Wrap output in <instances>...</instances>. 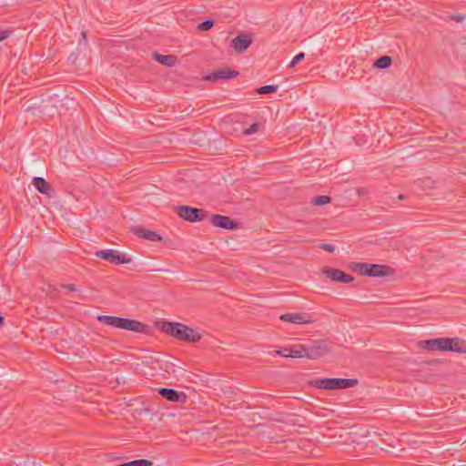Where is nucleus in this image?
Masks as SVG:
<instances>
[{
  "label": "nucleus",
  "mask_w": 466,
  "mask_h": 466,
  "mask_svg": "<svg viewBox=\"0 0 466 466\" xmlns=\"http://www.w3.org/2000/svg\"><path fill=\"white\" fill-rule=\"evenodd\" d=\"M159 329L162 332L178 340L194 343L201 339L199 332L179 322L162 321L159 322Z\"/></svg>",
  "instance_id": "1"
},
{
  "label": "nucleus",
  "mask_w": 466,
  "mask_h": 466,
  "mask_svg": "<svg viewBox=\"0 0 466 466\" xmlns=\"http://www.w3.org/2000/svg\"><path fill=\"white\" fill-rule=\"evenodd\" d=\"M350 268L352 271L358 272L360 275L374 277V278H384L393 274L394 270L387 265L380 264H370L364 262H352L350 265Z\"/></svg>",
  "instance_id": "2"
},
{
  "label": "nucleus",
  "mask_w": 466,
  "mask_h": 466,
  "mask_svg": "<svg viewBox=\"0 0 466 466\" xmlns=\"http://www.w3.org/2000/svg\"><path fill=\"white\" fill-rule=\"evenodd\" d=\"M359 384L357 379L324 378L309 381V385L319 390H342L353 388Z\"/></svg>",
  "instance_id": "3"
},
{
  "label": "nucleus",
  "mask_w": 466,
  "mask_h": 466,
  "mask_svg": "<svg viewBox=\"0 0 466 466\" xmlns=\"http://www.w3.org/2000/svg\"><path fill=\"white\" fill-rule=\"evenodd\" d=\"M95 256L114 265L128 264L132 261L131 258H128L125 253H121L116 249L98 250L95 253Z\"/></svg>",
  "instance_id": "4"
},
{
  "label": "nucleus",
  "mask_w": 466,
  "mask_h": 466,
  "mask_svg": "<svg viewBox=\"0 0 466 466\" xmlns=\"http://www.w3.org/2000/svg\"><path fill=\"white\" fill-rule=\"evenodd\" d=\"M306 358L318 360L329 351V346L326 340L319 339L306 343Z\"/></svg>",
  "instance_id": "5"
},
{
  "label": "nucleus",
  "mask_w": 466,
  "mask_h": 466,
  "mask_svg": "<svg viewBox=\"0 0 466 466\" xmlns=\"http://www.w3.org/2000/svg\"><path fill=\"white\" fill-rule=\"evenodd\" d=\"M177 214L184 220L197 222L202 221L206 218L207 211L189 206H179L177 208Z\"/></svg>",
  "instance_id": "6"
},
{
  "label": "nucleus",
  "mask_w": 466,
  "mask_h": 466,
  "mask_svg": "<svg viewBox=\"0 0 466 466\" xmlns=\"http://www.w3.org/2000/svg\"><path fill=\"white\" fill-rule=\"evenodd\" d=\"M118 329L147 334L148 326L136 319L119 318Z\"/></svg>",
  "instance_id": "7"
},
{
  "label": "nucleus",
  "mask_w": 466,
  "mask_h": 466,
  "mask_svg": "<svg viewBox=\"0 0 466 466\" xmlns=\"http://www.w3.org/2000/svg\"><path fill=\"white\" fill-rule=\"evenodd\" d=\"M158 394L167 400L177 403H185L187 396L183 391H178L170 388H161L158 390Z\"/></svg>",
  "instance_id": "8"
},
{
  "label": "nucleus",
  "mask_w": 466,
  "mask_h": 466,
  "mask_svg": "<svg viewBox=\"0 0 466 466\" xmlns=\"http://www.w3.org/2000/svg\"><path fill=\"white\" fill-rule=\"evenodd\" d=\"M450 343L449 338H438L421 341L422 347L425 350L440 351H448V345L450 346Z\"/></svg>",
  "instance_id": "9"
},
{
  "label": "nucleus",
  "mask_w": 466,
  "mask_h": 466,
  "mask_svg": "<svg viewBox=\"0 0 466 466\" xmlns=\"http://www.w3.org/2000/svg\"><path fill=\"white\" fill-rule=\"evenodd\" d=\"M322 271L332 281L350 283L354 280V277H352L351 275L347 274L344 271H341L338 268H324L322 269Z\"/></svg>",
  "instance_id": "10"
},
{
  "label": "nucleus",
  "mask_w": 466,
  "mask_h": 466,
  "mask_svg": "<svg viewBox=\"0 0 466 466\" xmlns=\"http://www.w3.org/2000/svg\"><path fill=\"white\" fill-rule=\"evenodd\" d=\"M211 224L217 228L225 229L238 228V223L232 220L229 217L216 214L211 217Z\"/></svg>",
  "instance_id": "11"
},
{
  "label": "nucleus",
  "mask_w": 466,
  "mask_h": 466,
  "mask_svg": "<svg viewBox=\"0 0 466 466\" xmlns=\"http://www.w3.org/2000/svg\"><path fill=\"white\" fill-rule=\"evenodd\" d=\"M252 43V39L246 34L238 35L231 42V46L238 53L246 51Z\"/></svg>",
  "instance_id": "12"
},
{
  "label": "nucleus",
  "mask_w": 466,
  "mask_h": 466,
  "mask_svg": "<svg viewBox=\"0 0 466 466\" xmlns=\"http://www.w3.org/2000/svg\"><path fill=\"white\" fill-rule=\"evenodd\" d=\"M279 319L286 322L296 324H307L311 322V317L308 313H285Z\"/></svg>",
  "instance_id": "13"
},
{
  "label": "nucleus",
  "mask_w": 466,
  "mask_h": 466,
  "mask_svg": "<svg viewBox=\"0 0 466 466\" xmlns=\"http://www.w3.org/2000/svg\"><path fill=\"white\" fill-rule=\"evenodd\" d=\"M133 233L138 238H145L153 242H158L162 240V237L157 232L147 229L145 228L137 227L133 228Z\"/></svg>",
  "instance_id": "14"
},
{
  "label": "nucleus",
  "mask_w": 466,
  "mask_h": 466,
  "mask_svg": "<svg viewBox=\"0 0 466 466\" xmlns=\"http://www.w3.org/2000/svg\"><path fill=\"white\" fill-rule=\"evenodd\" d=\"M32 184L35 189L43 195L51 197L55 193L51 185L43 177H35L32 180Z\"/></svg>",
  "instance_id": "15"
},
{
  "label": "nucleus",
  "mask_w": 466,
  "mask_h": 466,
  "mask_svg": "<svg viewBox=\"0 0 466 466\" xmlns=\"http://www.w3.org/2000/svg\"><path fill=\"white\" fill-rule=\"evenodd\" d=\"M238 76V72L228 68L217 70L206 76L207 80L231 79Z\"/></svg>",
  "instance_id": "16"
},
{
  "label": "nucleus",
  "mask_w": 466,
  "mask_h": 466,
  "mask_svg": "<svg viewBox=\"0 0 466 466\" xmlns=\"http://www.w3.org/2000/svg\"><path fill=\"white\" fill-rule=\"evenodd\" d=\"M451 340L448 351H454L458 353H466V343L459 338H449Z\"/></svg>",
  "instance_id": "17"
},
{
  "label": "nucleus",
  "mask_w": 466,
  "mask_h": 466,
  "mask_svg": "<svg viewBox=\"0 0 466 466\" xmlns=\"http://www.w3.org/2000/svg\"><path fill=\"white\" fill-rule=\"evenodd\" d=\"M154 58L159 64L167 66H173L177 62V57L172 55H161L158 53H154Z\"/></svg>",
  "instance_id": "18"
},
{
  "label": "nucleus",
  "mask_w": 466,
  "mask_h": 466,
  "mask_svg": "<svg viewBox=\"0 0 466 466\" xmlns=\"http://www.w3.org/2000/svg\"><path fill=\"white\" fill-rule=\"evenodd\" d=\"M289 354L291 358H306V345L296 344L289 347Z\"/></svg>",
  "instance_id": "19"
},
{
  "label": "nucleus",
  "mask_w": 466,
  "mask_h": 466,
  "mask_svg": "<svg viewBox=\"0 0 466 466\" xmlns=\"http://www.w3.org/2000/svg\"><path fill=\"white\" fill-rule=\"evenodd\" d=\"M119 318L120 317L109 316V315H98L96 319L98 321H100L106 325L117 328Z\"/></svg>",
  "instance_id": "20"
},
{
  "label": "nucleus",
  "mask_w": 466,
  "mask_h": 466,
  "mask_svg": "<svg viewBox=\"0 0 466 466\" xmlns=\"http://www.w3.org/2000/svg\"><path fill=\"white\" fill-rule=\"evenodd\" d=\"M392 63V59L390 56H380V58H378L375 62H374V66L376 68H380V69H386L388 67L390 66Z\"/></svg>",
  "instance_id": "21"
},
{
  "label": "nucleus",
  "mask_w": 466,
  "mask_h": 466,
  "mask_svg": "<svg viewBox=\"0 0 466 466\" xmlns=\"http://www.w3.org/2000/svg\"><path fill=\"white\" fill-rule=\"evenodd\" d=\"M153 462L147 459H139L131 461L126 463L119 464L117 466H152Z\"/></svg>",
  "instance_id": "22"
},
{
  "label": "nucleus",
  "mask_w": 466,
  "mask_h": 466,
  "mask_svg": "<svg viewBox=\"0 0 466 466\" xmlns=\"http://www.w3.org/2000/svg\"><path fill=\"white\" fill-rule=\"evenodd\" d=\"M263 129V125L261 123H253L248 128H246L243 131L244 135H253L258 132H261Z\"/></svg>",
  "instance_id": "23"
},
{
  "label": "nucleus",
  "mask_w": 466,
  "mask_h": 466,
  "mask_svg": "<svg viewBox=\"0 0 466 466\" xmlns=\"http://www.w3.org/2000/svg\"><path fill=\"white\" fill-rule=\"evenodd\" d=\"M278 90L277 85H268L260 86L257 89V93L259 95H266V94H271L275 93Z\"/></svg>",
  "instance_id": "24"
},
{
  "label": "nucleus",
  "mask_w": 466,
  "mask_h": 466,
  "mask_svg": "<svg viewBox=\"0 0 466 466\" xmlns=\"http://www.w3.org/2000/svg\"><path fill=\"white\" fill-rule=\"evenodd\" d=\"M331 198L329 196H317L312 198L311 203L314 206H322L329 203Z\"/></svg>",
  "instance_id": "25"
},
{
  "label": "nucleus",
  "mask_w": 466,
  "mask_h": 466,
  "mask_svg": "<svg viewBox=\"0 0 466 466\" xmlns=\"http://www.w3.org/2000/svg\"><path fill=\"white\" fill-rule=\"evenodd\" d=\"M214 25L213 20H205L198 25V28L201 31H208Z\"/></svg>",
  "instance_id": "26"
},
{
  "label": "nucleus",
  "mask_w": 466,
  "mask_h": 466,
  "mask_svg": "<svg viewBox=\"0 0 466 466\" xmlns=\"http://www.w3.org/2000/svg\"><path fill=\"white\" fill-rule=\"evenodd\" d=\"M304 57H305V54L303 52L297 54L294 56V58L292 59V61L290 62V64L289 65V68L294 67L298 63L302 61L304 59Z\"/></svg>",
  "instance_id": "27"
},
{
  "label": "nucleus",
  "mask_w": 466,
  "mask_h": 466,
  "mask_svg": "<svg viewBox=\"0 0 466 466\" xmlns=\"http://www.w3.org/2000/svg\"><path fill=\"white\" fill-rule=\"evenodd\" d=\"M319 248L328 252H333L335 250V247L333 245L328 244V243L320 244Z\"/></svg>",
  "instance_id": "28"
},
{
  "label": "nucleus",
  "mask_w": 466,
  "mask_h": 466,
  "mask_svg": "<svg viewBox=\"0 0 466 466\" xmlns=\"http://www.w3.org/2000/svg\"><path fill=\"white\" fill-rule=\"evenodd\" d=\"M276 354L282 357H290V355L289 354V348H284L282 350H276Z\"/></svg>",
  "instance_id": "29"
},
{
  "label": "nucleus",
  "mask_w": 466,
  "mask_h": 466,
  "mask_svg": "<svg viewBox=\"0 0 466 466\" xmlns=\"http://www.w3.org/2000/svg\"><path fill=\"white\" fill-rule=\"evenodd\" d=\"M465 15H451V20H454L456 22H462L464 19H465Z\"/></svg>",
  "instance_id": "30"
},
{
  "label": "nucleus",
  "mask_w": 466,
  "mask_h": 466,
  "mask_svg": "<svg viewBox=\"0 0 466 466\" xmlns=\"http://www.w3.org/2000/svg\"><path fill=\"white\" fill-rule=\"evenodd\" d=\"M63 288L66 289L69 291H76V287L75 284H66V285H63Z\"/></svg>",
  "instance_id": "31"
},
{
  "label": "nucleus",
  "mask_w": 466,
  "mask_h": 466,
  "mask_svg": "<svg viewBox=\"0 0 466 466\" xmlns=\"http://www.w3.org/2000/svg\"><path fill=\"white\" fill-rule=\"evenodd\" d=\"M9 36V33L7 31L0 30V42L6 39Z\"/></svg>",
  "instance_id": "32"
},
{
  "label": "nucleus",
  "mask_w": 466,
  "mask_h": 466,
  "mask_svg": "<svg viewBox=\"0 0 466 466\" xmlns=\"http://www.w3.org/2000/svg\"><path fill=\"white\" fill-rule=\"evenodd\" d=\"M365 190H366L365 188L360 187V188H359V189H358V193H359L360 195V194H363V193L365 192Z\"/></svg>",
  "instance_id": "33"
},
{
  "label": "nucleus",
  "mask_w": 466,
  "mask_h": 466,
  "mask_svg": "<svg viewBox=\"0 0 466 466\" xmlns=\"http://www.w3.org/2000/svg\"><path fill=\"white\" fill-rule=\"evenodd\" d=\"M398 198H399L400 200H403V199L405 198V196H404V195H399V196H398Z\"/></svg>",
  "instance_id": "34"
},
{
  "label": "nucleus",
  "mask_w": 466,
  "mask_h": 466,
  "mask_svg": "<svg viewBox=\"0 0 466 466\" xmlns=\"http://www.w3.org/2000/svg\"><path fill=\"white\" fill-rule=\"evenodd\" d=\"M4 323V317L0 315V326Z\"/></svg>",
  "instance_id": "35"
}]
</instances>
